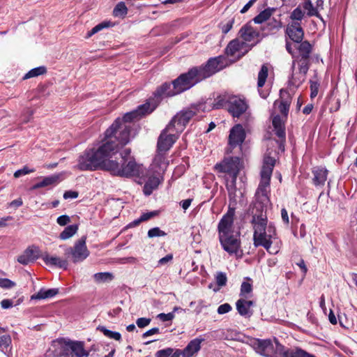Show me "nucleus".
<instances>
[{"label":"nucleus","instance_id":"f257e3e1","mask_svg":"<svg viewBox=\"0 0 357 357\" xmlns=\"http://www.w3.org/2000/svg\"><path fill=\"white\" fill-rule=\"evenodd\" d=\"M118 153V146L109 142L102 144L97 149H86L78 158L77 167L81 171L102 169L115 176L131 177L138 176L140 166L134 159L123 161L111 160Z\"/></svg>","mask_w":357,"mask_h":357},{"label":"nucleus","instance_id":"f03ea898","mask_svg":"<svg viewBox=\"0 0 357 357\" xmlns=\"http://www.w3.org/2000/svg\"><path fill=\"white\" fill-rule=\"evenodd\" d=\"M296 49L298 51L297 56H294L289 79V84L295 87L300 86L305 80L306 75L310 68V55L312 47L307 41H301Z\"/></svg>","mask_w":357,"mask_h":357},{"label":"nucleus","instance_id":"7ed1b4c3","mask_svg":"<svg viewBox=\"0 0 357 357\" xmlns=\"http://www.w3.org/2000/svg\"><path fill=\"white\" fill-rule=\"evenodd\" d=\"M251 222L254 229V245L264 248L270 254H276L278 251L271 250L273 239L276 236V229L273 224L267 225L266 215L262 212L259 215L254 214Z\"/></svg>","mask_w":357,"mask_h":357},{"label":"nucleus","instance_id":"20e7f679","mask_svg":"<svg viewBox=\"0 0 357 357\" xmlns=\"http://www.w3.org/2000/svg\"><path fill=\"white\" fill-rule=\"evenodd\" d=\"M52 349L55 357H87L89 355L82 341L59 338L53 341Z\"/></svg>","mask_w":357,"mask_h":357},{"label":"nucleus","instance_id":"39448f33","mask_svg":"<svg viewBox=\"0 0 357 357\" xmlns=\"http://www.w3.org/2000/svg\"><path fill=\"white\" fill-rule=\"evenodd\" d=\"M130 125L122 124L121 119L118 118L105 131L102 144L109 142L118 146L119 151L120 146L126 145L130 141Z\"/></svg>","mask_w":357,"mask_h":357},{"label":"nucleus","instance_id":"423d86ee","mask_svg":"<svg viewBox=\"0 0 357 357\" xmlns=\"http://www.w3.org/2000/svg\"><path fill=\"white\" fill-rule=\"evenodd\" d=\"M201 82L195 69L192 68L187 73L180 75L176 79L172 82L174 85V90L180 94Z\"/></svg>","mask_w":357,"mask_h":357},{"label":"nucleus","instance_id":"0eeeda50","mask_svg":"<svg viewBox=\"0 0 357 357\" xmlns=\"http://www.w3.org/2000/svg\"><path fill=\"white\" fill-rule=\"evenodd\" d=\"M225 66L224 59L218 56L208 59L204 66L194 67L193 68L196 70L198 77L202 81L221 70Z\"/></svg>","mask_w":357,"mask_h":357},{"label":"nucleus","instance_id":"6e6552de","mask_svg":"<svg viewBox=\"0 0 357 357\" xmlns=\"http://www.w3.org/2000/svg\"><path fill=\"white\" fill-rule=\"evenodd\" d=\"M196 114V112L191 109H183L177 113L167 125V130L181 133L185 129L190 120Z\"/></svg>","mask_w":357,"mask_h":357},{"label":"nucleus","instance_id":"1a4fd4ad","mask_svg":"<svg viewBox=\"0 0 357 357\" xmlns=\"http://www.w3.org/2000/svg\"><path fill=\"white\" fill-rule=\"evenodd\" d=\"M275 344L271 340L255 339L252 341V346L253 349L259 354L266 357H275L278 356V350L279 346H282L275 339Z\"/></svg>","mask_w":357,"mask_h":357},{"label":"nucleus","instance_id":"9d476101","mask_svg":"<svg viewBox=\"0 0 357 357\" xmlns=\"http://www.w3.org/2000/svg\"><path fill=\"white\" fill-rule=\"evenodd\" d=\"M241 168L240 158L238 157L225 158L220 162L217 163L214 169L218 172L227 173L233 177H237Z\"/></svg>","mask_w":357,"mask_h":357},{"label":"nucleus","instance_id":"9b49d317","mask_svg":"<svg viewBox=\"0 0 357 357\" xmlns=\"http://www.w3.org/2000/svg\"><path fill=\"white\" fill-rule=\"evenodd\" d=\"M86 236H82L75 242L73 247L66 250V255H71L74 263L81 262L89 257V251L86 245Z\"/></svg>","mask_w":357,"mask_h":357},{"label":"nucleus","instance_id":"f8f14e48","mask_svg":"<svg viewBox=\"0 0 357 357\" xmlns=\"http://www.w3.org/2000/svg\"><path fill=\"white\" fill-rule=\"evenodd\" d=\"M177 93L174 90V85L172 83L165 82L153 93V98H150L147 102H150L151 110H154L164 98L172 97Z\"/></svg>","mask_w":357,"mask_h":357},{"label":"nucleus","instance_id":"ddd939ff","mask_svg":"<svg viewBox=\"0 0 357 357\" xmlns=\"http://www.w3.org/2000/svg\"><path fill=\"white\" fill-rule=\"evenodd\" d=\"M239 235L238 232L234 234L232 231L222 234L221 236H219V241L222 248L229 254H237L241 247Z\"/></svg>","mask_w":357,"mask_h":357},{"label":"nucleus","instance_id":"4468645a","mask_svg":"<svg viewBox=\"0 0 357 357\" xmlns=\"http://www.w3.org/2000/svg\"><path fill=\"white\" fill-rule=\"evenodd\" d=\"M259 42V40H257L252 44H248L247 43L235 39L229 42L226 47L225 52L228 56H234L238 54V57L241 58L248 53Z\"/></svg>","mask_w":357,"mask_h":357},{"label":"nucleus","instance_id":"2eb2a0df","mask_svg":"<svg viewBox=\"0 0 357 357\" xmlns=\"http://www.w3.org/2000/svg\"><path fill=\"white\" fill-rule=\"evenodd\" d=\"M178 133L167 130V126L162 131L158 140V150L160 152L168 151L177 139Z\"/></svg>","mask_w":357,"mask_h":357},{"label":"nucleus","instance_id":"dca6fc26","mask_svg":"<svg viewBox=\"0 0 357 357\" xmlns=\"http://www.w3.org/2000/svg\"><path fill=\"white\" fill-rule=\"evenodd\" d=\"M248 107L246 101L238 96H230L228 105V112L234 117H239L245 112Z\"/></svg>","mask_w":357,"mask_h":357},{"label":"nucleus","instance_id":"f3484780","mask_svg":"<svg viewBox=\"0 0 357 357\" xmlns=\"http://www.w3.org/2000/svg\"><path fill=\"white\" fill-rule=\"evenodd\" d=\"M245 139V132L241 124L234 126L230 130L229 136V149L227 153L231 152V149L237 146H241Z\"/></svg>","mask_w":357,"mask_h":357},{"label":"nucleus","instance_id":"a211bd4d","mask_svg":"<svg viewBox=\"0 0 357 357\" xmlns=\"http://www.w3.org/2000/svg\"><path fill=\"white\" fill-rule=\"evenodd\" d=\"M234 208H229L227 213L221 218L218 226L219 236H221L222 234L232 232L231 227L234 222Z\"/></svg>","mask_w":357,"mask_h":357},{"label":"nucleus","instance_id":"6ab92c4d","mask_svg":"<svg viewBox=\"0 0 357 357\" xmlns=\"http://www.w3.org/2000/svg\"><path fill=\"white\" fill-rule=\"evenodd\" d=\"M151 112H153V110H151L150 102H146L145 104L138 106L136 110L126 113L123 116V119H121V123L126 124L127 123H130L132 120L146 114L151 113Z\"/></svg>","mask_w":357,"mask_h":357},{"label":"nucleus","instance_id":"aec40b11","mask_svg":"<svg viewBox=\"0 0 357 357\" xmlns=\"http://www.w3.org/2000/svg\"><path fill=\"white\" fill-rule=\"evenodd\" d=\"M286 33L289 38L296 43H300L304 36V31L298 22H292L287 25Z\"/></svg>","mask_w":357,"mask_h":357},{"label":"nucleus","instance_id":"412c9836","mask_svg":"<svg viewBox=\"0 0 357 357\" xmlns=\"http://www.w3.org/2000/svg\"><path fill=\"white\" fill-rule=\"evenodd\" d=\"M39 252L37 247H29L17 257V261L22 265H27L39 257Z\"/></svg>","mask_w":357,"mask_h":357},{"label":"nucleus","instance_id":"4be33fe9","mask_svg":"<svg viewBox=\"0 0 357 357\" xmlns=\"http://www.w3.org/2000/svg\"><path fill=\"white\" fill-rule=\"evenodd\" d=\"M278 356L275 357H316L306 351L296 348L295 350H286L284 346H279L278 350Z\"/></svg>","mask_w":357,"mask_h":357},{"label":"nucleus","instance_id":"5701e85b","mask_svg":"<svg viewBox=\"0 0 357 357\" xmlns=\"http://www.w3.org/2000/svg\"><path fill=\"white\" fill-rule=\"evenodd\" d=\"M255 303L252 301H247L243 298L238 299L236 303V307L238 312L241 316L245 317H250L253 314L251 309L254 306Z\"/></svg>","mask_w":357,"mask_h":357},{"label":"nucleus","instance_id":"b1692460","mask_svg":"<svg viewBox=\"0 0 357 357\" xmlns=\"http://www.w3.org/2000/svg\"><path fill=\"white\" fill-rule=\"evenodd\" d=\"M312 183L315 186H324L327 179L328 171L323 167H315L312 169Z\"/></svg>","mask_w":357,"mask_h":357},{"label":"nucleus","instance_id":"393cba45","mask_svg":"<svg viewBox=\"0 0 357 357\" xmlns=\"http://www.w3.org/2000/svg\"><path fill=\"white\" fill-rule=\"evenodd\" d=\"M204 339L195 338L191 340L183 350H181V356L183 357H192L201 349V343Z\"/></svg>","mask_w":357,"mask_h":357},{"label":"nucleus","instance_id":"a878e982","mask_svg":"<svg viewBox=\"0 0 357 357\" xmlns=\"http://www.w3.org/2000/svg\"><path fill=\"white\" fill-rule=\"evenodd\" d=\"M239 35L241 38L243 40V42H252L254 41L255 38H257L259 36V32L255 30L250 25L246 24L241 27L239 31Z\"/></svg>","mask_w":357,"mask_h":357},{"label":"nucleus","instance_id":"bb28decb","mask_svg":"<svg viewBox=\"0 0 357 357\" xmlns=\"http://www.w3.org/2000/svg\"><path fill=\"white\" fill-rule=\"evenodd\" d=\"M42 259L47 266H56L63 269H67L68 268V261L66 259H62L58 257L50 256L47 253H45L42 256Z\"/></svg>","mask_w":357,"mask_h":357},{"label":"nucleus","instance_id":"cd10ccee","mask_svg":"<svg viewBox=\"0 0 357 357\" xmlns=\"http://www.w3.org/2000/svg\"><path fill=\"white\" fill-rule=\"evenodd\" d=\"M62 180V174H53L43 178L40 182L33 185L32 190H36L40 188L52 185L58 183Z\"/></svg>","mask_w":357,"mask_h":357},{"label":"nucleus","instance_id":"c85d7f7f","mask_svg":"<svg viewBox=\"0 0 357 357\" xmlns=\"http://www.w3.org/2000/svg\"><path fill=\"white\" fill-rule=\"evenodd\" d=\"M59 293V289L54 288V289H41L40 291L33 295L31 296V300H41V299H46L50 298L55 296Z\"/></svg>","mask_w":357,"mask_h":357},{"label":"nucleus","instance_id":"c756f323","mask_svg":"<svg viewBox=\"0 0 357 357\" xmlns=\"http://www.w3.org/2000/svg\"><path fill=\"white\" fill-rule=\"evenodd\" d=\"M160 184L159 178L155 176L149 177L147 181L145 183L143 192L145 195H150L154 190H155Z\"/></svg>","mask_w":357,"mask_h":357},{"label":"nucleus","instance_id":"7c9ffc66","mask_svg":"<svg viewBox=\"0 0 357 357\" xmlns=\"http://www.w3.org/2000/svg\"><path fill=\"white\" fill-rule=\"evenodd\" d=\"M274 131L275 135L278 137V140H271L270 144L271 145H274V144H277L278 149L282 151H284V142H285V130L284 128H274Z\"/></svg>","mask_w":357,"mask_h":357},{"label":"nucleus","instance_id":"2f4dec72","mask_svg":"<svg viewBox=\"0 0 357 357\" xmlns=\"http://www.w3.org/2000/svg\"><path fill=\"white\" fill-rule=\"evenodd\" d=\"M269 185L270 182L267 181L266 183H264V181H260L259 187L256 192V196L261 203L267 202L268 201L267 188L269 186Z\"/></svg>","mask_w":357,"mask_h":357},{"label":"nucleus","instance_id":"473e14b6","mask_svg":"<svg viewBox=\"0 0 357 357\" xmlns=\"http://www.w3.org/2000/svg\"><path fill=\"white\" fill-rule=\"evenodd\" d=\"M230 98L229 95H222L218 96L215 100L213 103V109H221V108H227L228 110V105H229V100Z\"/></svg>","mask_w":357,"mask_h":357},{"label":"nucleus","instance_id":"72a5a7b5","mask_svg":"<svg viewBox=\"0 0 357 357\" xmlns=\"http://www.w3.org/2000/svg\"><path fill=\"white\" fill-rule=\"evenodd\" d=\"M155 356V357H180L181 350L176 349L174 351L173 349L167 348L158 351Z\"/></svg>","mask_w":357,"mask_h":357},{"label":"nucleus","instance_id":"f704fd0d","mask_svg":"<svg viewBox=\"0 0 357 357\" xmlns=\"http://www.w3.org/2000/svg\"><path fill=\"white\" fill-rule=\"evenodd\" d=\"M275 9L267 8L260 12L254 19L256 24H261L270 18Z\"/></svg>","mask_w":357,"mask_h":357},{"label":"nucleus","instance_id":"c9c22d12","mask_svg":"<svg viewBox=\"0 0 357 357\" xmlns=\"http://www.w3.org/2000/svg\"><path fill=\"white\" fill-rule=\"evenodd\" d=\"M77 229L78 226L77 225H69L60 234L59 238L61 240H67L72 237L77 231Z\"/></svg>","mask_w":357,"mask_h":357},{"label":"nucleus","instance_id":"e433bc0d","mask_svg":"<svg viewBox=\"0 0 357 357\" xmlns=\"http://www.w3.org/2000/svg\"><path fill=\"white\" fill-rule=\"evenodd\" d=\"M236 178L237 177L231 178V181H228L226 185L227 190L229 192V198L231 201L234 202H236V192L237 191L236 186Z\"/></svg>","mask_w":357,"mask_h":357},{"label":"nucleus","instance_id":"4c0bfd02","mask_svg":"<svg viewBox=\"0 0 357 357\" xmlns=\"http://www.w3.org/2000/svg\"><path fill=\"white\" fill-rule=\"evenodd\" d=\"M46 72L47 69L45 66H39L30 70L27 73L24 75V76L23 77V79H28L29 78L42 75L45 74Z\"/></svg>","mask_w":357,"mask_h":357},{"label":"nucleus","instance_id":"58836bf2","mask_svg":"<svg viewBox=\"0 0 357 357\" xmlns=\"http://www.w3.org/2000/svg\"><path fill=\"white\" fill-rule=\"evenodd\" d=\"M303 8L307 11L309 16H319L317 8H315L313 0H305L303 3Z\"/></svg>","mask_w":357,"mask_h":357},{"label":"nucleus","instance_id":"ea45409f","mask_svg":"<svg viewBox=\"0 0 357 357\" xmlns=\"http://www.w3.org/2000/svg\"><path fill=\"white\" fill-rule=\"evenodd\" d=\"M268 69L266 65H262L259 73L257 79V86L261 88L264 86L268 77Z\"/></svg>","mask_w":357,"mask_h":357},{"label":"nucleus","instance_id":"a19ab883","mask_svg":"<svg viewBox=\"0 0 357 357\" xmlns=\"http://www.w3.org/2000/svg\"><path fill=\"white\" fill-rule=\"evenodd\" d=\"M128 13V8L123 1L118 3L113 10V15L115 17H124Z\"/></svg>","mask_w":357,"mask_h":357},{"label":"nucleus","instance_id":"79ce46f5","mask_svg":"<svg viewBox=\"0 0 357 357\" xmlns=\"http://www.w3.org/2000/svg\"><path fill=\"white\" fill-rule=\"evenodd\" d=\"M93 278L97 283H101L112 281L114 276L111 273L103 272L95 273Z\"/></svg>","mask_w":357,"mask_h":357},{"label":"nucleus","instance_id":"37998d69","mask_svg":"<svg viewBox=\"0 0 357 357\" xmlns=\"http://www.w3.org/2000/svg\"><path fill=\"white\" fill-rule=\"evenodd\" d=\"M97 330L101 331L106 337L110 339L120 340L121 338V335L119 332L112 331L109 329H107L105 326H99L97 328Z\"/></svg>","mask_w":357,"mask_h":357},{"label":"nucleus","instance_id":"c03bdc74","mask_svg":"<svg viewBox=\"0 0 357 357\" xmlns=\"http://www.w3.org/2000/svg\"><path fill=\"white\" fill-rule=\"evenodd\" d=\"M273 168L263 166L261 171V180L264 181V183L270 182L271 177L273 172Z\"/></svg>","mask_w":357,"mask_h":357},{"label":"nucleus","instance_id":"a18cd8bd","mask_svg":"<svg viewBox=\"0 0 357 357\" xmlns=\"http://www.w3.org/2000/svg\"><path fill=\"white\" fill-rule=\"evenodd\" d=\"M304 15V12L301 10V7L298 6L291 12L290 18L295 22H299V21L303 18Z\"/></svg>","mask_w":357,"mask_h":357},{"label":"nucleus","instance_id":"49530a36","mask_svg":"<svg viewBox=\"0 0 357 357\" xmlns=\"http://www.w3.org/2000/svg\"><path fill=\"white\" fill-rule=\"evenodd\" d=\"M34 113V111L30 108H26L23 111V113L21 115V121L22 123H26L32 118V116Z\"/></svg>","mask_w":357,"mask_h":357},{"label":"nucleus","instance_id":"de8ad7c7","mask_svg":"<svg viewBox=\"0 0 357 357\" xmlns=\"http://www.w3.org/2000/svg\"><path fill=\"white\" fill-rule=\"evenodd\" d=\"M167 234L159 227H153L148 231V236L149 238L165 236Z\"/></svg>","mask_w":357,"mask_h":357},{"label":"nucleus","instance_id":"09e8293b","mask_svg":"<svg viewBox=\"0 0 357 357\" xmlns=\"http://www.w3.org/2000/svg\"><path fill=\"white\" fill-rule=\"evenodd\" d=\"M271 153L268 152V150L267 151V153L265 154L264 158V165L263 166L268 167L271 168L274 167L275 164V159L273 157H271Z\"/></svg>","mask_w":357,"mask_h":357},{"label":"nucleus","instance_id":"8fccbe9b","mask_svg":"<svg viewBox=\"0 0 357 357\" xmlns=\"http://www.w3.org/2000/svg\"><path fill=\"white\" fill-rule=\"evenodd\" d=\"M216 283L219 287H223L226 285L227 278L226 274L222 272L218 273L216 277Z\"/></svg>","mask_w":357,"mask_h":357},{"label":"nucleus","instance_id":"3c124183","mask_svg":"<svg viewBox=\"0 0 357 357\" xmlns=\"http://www.w3.org/2000/svg\"><path fill=\"white\" fill-rule=\"evenodd\" d=\"M16 285L15 282L8 278H0V287L11 289Z\"/></svg>","mask_w":357,"mask_h":357},{"label":"nucleus","instance_id":"603ef678","mask_svg":"<svg viewBox=\"0 0 357 357\" xmlns=\"http://www.w3.org/2000/svg\"><path fill=\"white\" fill-rule=\"evenodd\" d=\"M34 172H35L34 169H29L28 167L24 166L22 169H18L14 173V177L19 178L23 175H26V174H28L29 173H32Z\"/></svg>","mask_w":357,"mask_h":357},{"label":"nucleus","instance_id":"864d4df0","mask_svg":"<svg viewBox=\"0 0 357 357\" xmlns=\"http://www.w3.org/2000/svg\"><path fill=\"white\" fill-rule=\"evenodd\" d=\"M112 26H113V24L110 21H104V22L97 24L96 26H95L93 28V32L98 33V32L100 31L101 30H102L103 29L109 28Z\"/></svg>","mask_w":357,"mask_h":357},{"label":"nucleus","instance_id":"5fc2aeb1","mask_svg":"<svg viewBox=\"0 0 357 357\" xmlns=\"http://www.w3.org/2000/svg\"><path fill=\"white\" fill-rule=\"evenodd\" d=\"M130 149H126L123 152H121L119 153V158L116 157V161H121L123 162L125 160H128L130 159H132L130 157Z\"/></svg>","mask_w":357,"mask_h":357},{"label":"nucleus","instance_id":"6e6d98bb","mask_svg":"<svg viewBox=\"0 0 357 357\" xmlns=\"http://www.w3.org/2000/svg\"><path fill=\"white\" fill-rule=\"evenodd\" d=\"M289 109V102L288 100H282L280 105L279 109L282 114L287 116Z\"/></svg>","mask_w":357,"mask_h":357},{"label":"nucleus","instance_id":"4d7b16f0","mask_svg":"<svg viewBox=\"0 0 357 357\" xmlns=\"http://www.w3.org/2000/svg\"><path fill=\"white\" fill-rule=\"evenodd\" d=\"M231 309H232V307H231V305L226 303L220 305L218 307L217 312L219 314H226V313H228L229 312H230L231 310Z\"/></svg>","mask_w":357,"mask_h":357},{"label":"nucleus","instance_id":"13d9d810","mask_svg":"<svg viewBox=\"0 0 357 357\" xmlns=\"http://www.w3.org/2000/svg\"><path fill=\"white\" fill-rule=\"evenodd\" d=\"M11 343V337L9 335H3L0 337V347L7 348Z\"/></svg>","mask_w":357,"mask_h":357},{"label":"nucleus","instance_id":"bf43d9fd","mask_svg":"<svg viewBox=\"0 0 357 357\" xmlns=\"http://www.w3.org/2000/svg\"><path fill=\"white\" fill-rule=\"evenodd\" d=\"M234 23V19L229 20L226 23L222 24L221 29L223 33H227L232 28Z\"/></svg>","mask_w":357,"mask_h":357},{"label":"nucleus","instance_id":"052dcab7","mask_svg":"<svg viewBox=\"0 0 357 357\" xmlns=\"http://www.w3.org/2000/svg\"><path fill=\"white\" fill-rule=\"evenodd\" d=\"M252 284L247 282H243L241 286V295L249 294L252 291Z\"/></svg>","mask_w":357,"mask_h":357},{"label":"nucleus","instance_id":"680f3d73","mask_svg":"<svg viewBox=\"0 0 357 357\" xmlns=\"http://www.w3.org/2000/svg\"><path fill=\"white\" fill-rule=\"evenodd\" d=\"M175 315L174 314V312H171L167 314L160 313L158 315V318L162 321H172Z\"/></svg>","mask_w":357,"mask_h":357},{"label":"nucleus","instance_id":"e2e57ef3","mask_svg":"<svg viewBox=\"0 0 357 357\" xmlns=\"http://www.w3.org/2000/svg\"><path fill=\"white\" fill-rule=\"evenodd\" d=\"M159 211H153L147 213H144L141 215V220H143V222L150 220L151 218H153L157 215H158Z\"/></svg>","mask_w":357,"mask_h":357},{"label":"nucleus","instance_id":"0e129e2a","mask_svg":"<svg viewBox=\"0 0 357 357\" xmlns=\"http://www.w3.org/2000/svg\"><path fill=\"white\" fill-rule=\"evenodd\" d=\"M56 222L60 226H65L70 222V218L67 215H63L57 218Z\"/></svg>","mask_w":357,"mask_h":357},{"label":"nucleus","instance_id":"69168bd1","mask_svg":"<svg viewBox=\"0 0 357 357\" xmlns=\"http://www.w3.org/2000/svg\"><path fill=\"white\" fill-rule=\"evenodd\" d=\"M319 84L317 82L310 81L311 98H314L317 96Z\"/></svg>","mask_w":357,"mask_h":357},{"label":"nucleus","instance_id":"338daca9","mask_svg":"<svg viewBox=\"0 0 357 357\" xmlns=\"http://www.w3.org/2000/svg\"><path fill=\"white\" fill-rule=\"evenodd\" d=\"M151 322V319L142 317L139 318L136 321V324L139 328H144L148 326Z\"/></svg>","mask_w":357,"mask_h":357},{"label":"nucleus","instance_id":"774afa93","mask_svg":"<svg viewBox=\"0 0 357 357\" xmlns=\"http://www.w3.org/2000/svg\"><path fill=\"white\" fill-rule=\"evenodd\" d=\"M274 128H284V123L280 116H275L273 119L272 121Z\"/></svg>","mask_w":357,"mask_h":357}]
</instances>
